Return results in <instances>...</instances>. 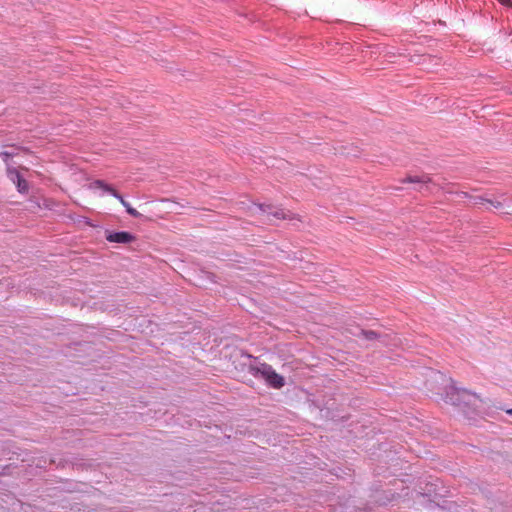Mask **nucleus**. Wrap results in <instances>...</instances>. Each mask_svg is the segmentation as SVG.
<instances>
[{"label": "nucleus", "mask_w": 512, "mask_h": 512, "mask_svg": "<svg viewBox=\"0 0 512 512\" xmlns=\"http://www.w3.org/2000/svg\"><path fill=\"white\" fill-rule=\"evenodd\" d=\"M249 372L257 377L262 378L266 383L275 389H280L285 385V379L267 363H259L257 365H251Z\"/></svg>", "instance_id": "nucleus-1"}, {"label": "nucleus", "mask_w": 512, "mask_h": 512, "mask_svg": "<svg viewBox=\"0 0 512 512\" xmlns=\"http://www.w3.org/2000/svg\"><path fill=\"white\" fill-rule=\"evenodd\" d=\"M252 215H260L262 216V220L264 222H271L273 218L275 219H286L287 214L284 210L273 207L271 205H253L251 208Z\"/></svg>", "instance_id": "nucleus-2"}, {"label": "nucleus", "mask_w": 512, "mask_h": 512, "mask_svg": "<svg viewBox=\"0 0 512 512\" xmlns=\"http://www.w3.org/2000/svg\"><path fill=\"white\" fill-rule=\"evenodd\" d=\"M90 187L103 189L104 191L110 193L120 201V203L126 208V211L129 215L133 217L140 216V213L136 209L131 207L130 204L112 186L106 184L104 181L95 180L93 183H91Z\"/></svg>", "instance_id": "nucleus-3"}, {"label": "nucleus", "mask_w": 512, "mask_h": 512, "mask_svg": "<svg viewBox=\"0 0 512 512\" xmlns=\"http://www.w3.org/2000/svg\"><path fill=\"white\" fill-rule=\"evenodd\" d=\"M9 179L16 185L20 193H27L29 186L27 181L20 175L19 171L15 168L9 167L7 169Z\"/></svg>", "instance_id": "nucleus-4"}, {"label": "nucleus", "mask_w": 512, "mask_h": 512, "mask_svg": "<svg viewBox=\"0 0 512 512\" xmlns=\"http://www.w3.org/2000/svg\"><path fill=\"white\" fill-rule=\"evenodd\" d=\"M107 241L114 243H130L134 241L135 237L126 231L109 233L106 236Z\"/></svg>", "instance_id": "nucleus-5"}, {"label": "nucleus", "mask_w": 512, "mask_h": 512, "mask_svg": "<svg viewBox=\"0 0 512 512\" xmlns=\"http://www.w3.org/2000/svg\"><path fill=\"white\" fill-rule=\"evenodd\" d=\"M430 178L428 176H408L403 179L402 183H428Z\"/></svg>", "instance_id": "nucleus-6"}, {"label": "nucleus", "mask_w": 512, "mask_h": 512, "mask_svg": "<svg viewBox=\"0 0 512 512\" xmlns=\"http://www.w3.org/2000/svg\"><path fill=\"white\" fill-rule=\"evenodd\" d=\"M479 200V203H484V202H487L489 204H491L493 207H495L496 209H500L503 207V203L500 202V201H493V200H488V199H484V198H478Z\"/></svg>", "instance_id": "nucleus-7"}, {"label": "nucleus", "mask_w": 512, "mask_h": 512, "mask_svg": "<svg viewBox=\"0 0 512 512\" xmlns=\"http://www.w3.org/2000/svg\"><path fill=\"white\" fill-rule=\"evenodd\" d=\"M362 334L364 335V337L368 340H373L376 338V333L374 331H363Z\"/></svg>", "instance_id": "nucleus-8"}, {"label": "nucleus", "mask_w": 512, "mask_h": 512, "mask_svg": "<svg viewBox=\"0 0 512 512\" xmlns=\"http://www.w3.org/2000/svg\"><path fill=\"white\" fill-rule=\"evenodd\" d=\"M0 156H2V157H3V159H4L5 161H7V159H8L11 155H10L8 152H2V153H0Z\"/></svg>", "instance_id": "nucleus-9"}, {"label": "nucleus", "mask_w": 512, "mask_h": 512, "mask_svg": "<svg viewBox=\"0 0 512 512\" xmlns=\"http://www.w3.org/2000/svg\"><path fill=\"white\" fill-rule=\"evenodd\" d=\"M506 413H507V414H509V415H512V408H511V409L506 410Z\"/></svg>", "instance_id": "nucleus-10"}, {"label": "nucleus", "mask_w": 512, "mask_h": 512, "mask_svg": "<svg viewBox=\"0 0 512 512\" xmlns=\"http://www.w3.org/2000/svg\"><path fill=\"white\" fill-rule=\"evenodd\" d=\"M506 213H507V214H510V213H512V209H511L510 211H507Z\"/></svg>", "instance_id": "nucleus-11"}]
</instances>
